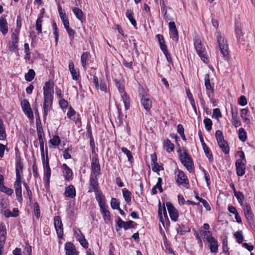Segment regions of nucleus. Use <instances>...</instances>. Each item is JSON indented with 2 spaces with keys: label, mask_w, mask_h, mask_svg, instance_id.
<instances>
[{
  "label": "nucleus",
  "mask_w": 255,
  "mask_h": 255,
  "mask_svg": "<svg viewBox=\"0 0 255 255\" xmlns=\"http://www.w3.org/2000/svg\"><path fill=\"white\" fill-rule=\"evenodd\" d=\"M180 159L182 163L189 171H192L193 167V163L192 158L189 155L186 149H184L183 152L179 149L178 150Z\"/></svg>",
  "instance_id": "obj_1"
},
{
  "label": "nucleus",
  "mask_w": 255,
  "mask_h": 255,
  "mask_svg": "<svg viewBox=\"0 0 255 255\" xmlns=\"http://www.w3.org/2000/svg\"><path fill=\"white\" fill-rule=\"evenodd\" d=\"M195 48L201 59L205 63H207L209 61L207 56V52L203 44L202 43L199 38H196L194 41Z\"/></svg>",
  "instance_id": "obj_2"
},
{
  "label": "nucleus",
  "mask_w": 255,
  "mask_h": 255,
  "mask_svg": "<svg viewBox=\"0 0 255 255\" xmlns=\"http://www.w3.org/2000/svg\"><path fill=\"white\" fill-rule=\"evenodd\" d=\"M96 199L99 203L100 211L106 223H108L111 220L110 213L107 209L104 199L100 194H96Z\"/></svg>",
  "instance_id": "obj_3"
},
{
  "label": "nucleus",
  "mask_w": 255,
  "mask_h": 255,
  "mask_svg": "<svg viewBox=\"0 0 255 255\" xmlns=\"http://www.w3.org/2000/svg\"><path fill=\"white\" fill-rule=\"evenodd\" d=\"M116 87L118 88L119 92L121 94V98L124 104L125 110H128L130 106L129 97L125 92L124 85L117 80H115Z\"/></svg>",
  "instance_id": "obj_4"
},
{
  "label": "nucleus",
  "mask_w": 255,
  "mask_h": 255,
  "mask_svg": "<svg viewBox=\"0 0 255 255\" xmlns=\"http://www.w3.org/2000/svg\"><path fill=\"white\" fill-rule=\"evenodd\" d=\"M217 38L221 54L224 57L228 56L229 54V48L227 40L220 34L217 36Z\"/></svg>",
  "instance_id": "obj_5"
},
{
  "label": "nucleus",
  "mask_w": 255,
  "mask_h": 255,
  "mask_svg": "<svg viewBox=\"0 0 255 255\" xmlns=\"http://www.w3.org/2000/svg\"><path fill=\"white\" fill-rule=\"evenodd\" d=\"M133 221H128L125 222L123 221L120 217L118 218L117 225L116 226V231L118 232L120 229L124 228L125 230H127L129 228H134V225H132Z\"/></svg>",
  "instance_id": "obj_6"
},
{
  "label": "nucleus",
  "mask_w": 255,
  "mask_h": 255,
  "mask_svg": "<svg viewBox=\"0 0 255 255\" xmlns=\"http://www.w3.org/2000/svg\"><path fill=\"white\" fill-rule=\"evenodd\" d=\"M54 225L58 238L62 239L63 236V228L60 216H56L54 218Z\"/></svg>",
  "instance_id": "obj_7"
},
{
  "label": "nucleus",
  "mask_w": 255,
  "mask_h": 255,
  "mask_svg": "<svg viewBox=\"0 0 255 255\" xmlns=\"http://www.w3.org/2000/svg\"><path fill=\"white\" fill-rule=\"evenodd\" d=\"M140 103L146 112H149L152 108V100L148 94H144L141 96Z\"/></svg>",
  "instance_id": "obj_8"
},
{
  "label": "nucleus",
  "mask_w": 255,
  "mask_h": 255,
  "mask_svg": "<svg viewBox=\"0 0 255 255\" xmlns=\"http://www.w3.org/2000/svg\"><path fill=\"white\" fill-rule=\"evenodd\" d=\"M166 206L171 220L174 222L177 221L178 218V211L175 208V207L170 202H166Z\"/></svg>",
  "instance_id": "obj_9"
},
{
  "label": "nucleus",
  "mask_w": 255,
  "mask_h": 255,
  "mask_svg": "<svg viewBox=\"0 0 255 255\" xmlns=\"http://www.w3.org/2000/svg\"><path fill=\"white\" fill-rule=\"evenodd\" d=\"M21 106L25 114L29 118H33V112L31 109L28 101L26 99H23L21 101Z\"/></svg>",
  "instance_id": "obj_10"
},
{
  "label": "nucleus",
  "mask_w": 255,
  "mask_h": 255,
  "mask_svg": "<svg viewBox=\"0 0 255 255\" xmlns=\"http://www.w3.org/2000/svg\"><path fill=\"white\" fill-rule=\"evenodd\" d=\"M206 241L209 243V248L211 252L217 254L218 250V244L215 238L210 235L206 237Z\"/></svg>",
  "instance_id": "obj_11"
},
{
  "label": "nucleus",
  "mask_w": 255,
  "mask_h": 255,
  "mask_svg": "<svg viewBox=\"0 0 255 255\" xmlns=\"http://www.w3.org/2000/svg\"><path fill=\"white\" fill-rule=\"evenodd\" d=\"M21 180V179H16L14 183V188L17 199L20 203H21L22 201Z\"/></svg>",
  "instance_id": "obj_12"
},
{
  "label": "nucleus",
  "mask_w": 255,
  "mask_h": 255,
  "mask_svg": "<svg viewBox=\"0 0 255 255\" xmlns=\"http://www.w3.org/2000/svg\"><path fill=\"white\" fill-rule=\"evenodd\" d=\"M237 174L239 176H242L245 174L246 165L244 163L242 160L238 159L235 163Z\"/></svg>",
  "instance_id": "obj_13"
},
{
  "label": "nucleus",
  "mask_w": 255,
  "mask_h": 255,
  "mask_svg": "<svg viewBox=\"0 0 255 255\" xmlns=\"http://www.w3.org/2000/svg\"><path fill=\"white\" fill-rule=\"evenodd\" d=\"M243 208L244 214L247 220L250 223L252 222L253 221L254 214L251 206L248 204L245 203L243 205Z\"/></svg>",
  "instance_id": "obj_14"
},
{
  "label": "nucleus",
  "mask_w": 255,
  "mask_h": 255,
  "mask_svg": "<svg viewBox=\"0 0 255 255\" xmlns=\"http://www.w3.org/2000/svg\"><path fill=\"white\" fill-rule=\"evenodd\" d=\"M91 168L93 173L96 176L100 174V166L98 158L95 157L92 158Z\"/></svg>",
  "instance_id": "obj_15"
},
{
  "label": "nucleus",
  "mask_w": 255,
  "mask_h": 255,
  "mask_svg": "<svg viewBox=\"0 0 255 255\" xmlns=\"http://www.w3.org/2000/svg\"><path fill=\"white\" fill-rule=\"evenodd\" d=\"M65 248L66 255H77L76 249L72 243H67L65 244Z\"/></svg>",
  "instance_id": "obj_16"
},
{
  "label": "nucleus",
  "mask_w": 255,
  "mask_h": 255,
  "mask_svg": "<svg viewBox=\"0 0 255 255\" xmlns=\"http://www.w3.org/2000/svg\"><path fill=\"white\" fill-rule=\"evenodd\" d=\"M0 31L3 35L8 32L7 23L6 18L3 16L0 18Z\"/></svg>",
  "instance_id": "obj_17"
},
{
  "label": "nucleus",
  "mask_w": 255,
  "mask_h": 255,
  "mask_svg": "<svg viewBox=\"0 0 255 255\" xmlns=\"http://www.w3.org/2000/svg\"><path fill=\"white\" fill-rule=\"evenodd\" d=\"M54 83L49 80L45 83L43 87V93H52L54 94Z\"/></svg>",
  "instance_id": "obj_18"
},
{
  "label": "nucleus",
  "mask_w": 255,
  "mask_h": 255,
  "mask_svg": "<svg viewBox=\"0 0 255 255\" xmlns=\"http://www.w3.org/2000/svg\"><path fill=\"white\" fill-rule=\"evenodd\" d=\"M75 195L76 191L73 185H70L66 188L65 191V196L66 197L73 198Z\"/></svg>",
  "instance_id": "obj_19"
},
{
  "label": "nucleus",
  "mask_w": 255,
  "mask_h": 255,
  "mask_svg": "<svg viewBox=\"0 0 255 255\" xmlns=\"http://www.w3.org/2000/svg\"><path fill=\"white\" fill-rule=\"evenodd\" d=\"M90 185L92 187V189L94 190L96 194H100L99 193H98V183L97 178L96 176L95 177L91 176L90 177Z\"/></svg>",
  "instance_id": "obj_20"
},
{
  "label": "nucleus",
  "mask_w": 255,
  "mask_h": 255,
  "mask_svg": "<svg viewBox=\"0 0 255 255\" xmlns=\"http://www.w3.org/2000/svg\"><path fill=\"white\" fill-rule=\"evenodd\" d=\"M178 172L176 181L179 184L183 185L184 183H186V176L182 171L178 170Z\"/></svg>",
  "instance_id": "obj_21"
},
{
  "label": "nucleus",
  "mask_w": 255,
  "mask_h": 255,
  "mask_svg": "<svg viewBox=\"0 0 255 255\" xmlns=\"http://www.w3.org/2000/svg\"><path fill=\"white\" fill-rule=\"evenodd\" d=\"M23 169V164L21 161L16 162L15 172L16 179H21L20 172H22Z\"/></svg>",
  "instance_id": "obj_22"
},
{
  "label": "nucleus",
  "mask_w": 255,
  "mask_h": 255,
  "mask_svg": "<svg viewBox=\"0 0 255 255\" xmlns=\"http://www.w3.org/2000/svg\"><path fill=\"white\" fill-rule=\"evenodd\" d=\"M73 11L76 17L81 21L82 22L85 19V17L84 16L83 11L79 8L74 7L73 9Z\"/></svg>",
  "instance_id": "obj_23"
},
{
  "label": "nucleus",
  "mask_w": 255,
  "mask_h": 255,
  "mask_svg": "<svg viewBox=\"0 0 255 255\" xmlns=\"http://www.w3.org/2000/svg\"><path fill=\"white\" fill-rule=\"evenodd\" d=\"M11 38L12 45L10 46L9 49L11 51H13L15 49L18 48V38L16 34L13 33L11 36Z\"/></svg>",
  "instance_id": "obj_24"
},
{
  "label": "nucleus",
  "mask_w": 255,
  "mask_h": 255,
  "mask_svg": "<svg viewBox=\"0 0 255 255\" xmlns=\"http://www.w3.org/2000/svg\"><path fill=\"white\" fill-rule=\"evenodd\" d=\"M122 192L125 201L129 204L131 202V193L126 188H124L122 190Z\"/></svg>",
  "instance_id": "obj_25"
},
{
  "label": "nucleus",
  "mask_w": 255,
  "mask_h": 255,
  "mask_svg": "<svg viewBox=\"0 0 255 255\" xmlns=\"http://www.w3.org/2000/svg\"><path fill=\"white\" fill-rule=\"evenodd\" d=\"M204 80H205V86L206 90H211V92L212 93H213L214 92V90L213 88V87H212L211 83H210L209 74H207L205 75Z\"/></svg>",
  "instance_id": "obj_26"
},
{
  "label": "nucleus",
  "mask_w": 255,
  "mask_h": 255,
  "mask_svg": "<svg viewBox=\"0 0 255 255\" xmlns=\"http://www.w3.org/2000/svg\"><path fill=\"white\" fill-rule=\"evenodd\" d=\"M44 95V105L46 103H49L50 106H52L53 101V94L52 93H43Z\"/></svg>",
  "instance_id": "obj_27"
},
{
  "label": "nucleus",
  "mask_w": 255,
  "mask_h": 255,
  "mask_svg": "<svg viewBox=\"0 0 255 255\" xmlns=\"http://www.w3.org/2000/svg\"><path fill=\"white\" fill-rule=\"evenodd\" d=\"M44 95V105L46 103H49L50 106H52L53 101V94L52 93H43Z\"/></svg>",
  "instance_id": "obj_28"
},
{
  "label": "nucleus",
  "mask_w": 255,
  "mask_h": 255,
  "mask_svg": "<svg viewBox=\"0 0 255 255\" xmlns=\"http://www.w3.org/2000/svg\"><path fill=\"white\" fill-rule=\"evenodd\" d=\"M44 95V105L46 103H49L50 106H52L53 101V94L52 93H43Z\"/></svg>",
  "instance_id": "obj_29"
},
{
  "label": "nucleus",
  "mask_w": 255,
  "mask_h": 255,
  "mask_svg": "<svg viewBox=\"0 0 255 255\" xmlns=\"http://www.w3.org/2000/svg\"><path fill=\"white\" fill-rule=\"evenodd\" d=\"M43 14H41L37 19L36 21V30L37 31V33L40 34L42 32V22L43 18Z\"/></svg>",
  "instance_id": "obj_30"
},
{
  "label": "nucleus",
  "mask_w": 255,
  "mask_h": 255,
  "mask_svg": "<svg viewBox=\"0 0 255 255\" xmlns=\"http://www.w3.org/2000/svg\"><path fill=\"white\" fill-rule=\"evenodd\" d=\"M248 113V110L247 109H243L241 110V117L243 122L247 125H249L250 123V120L247 117V115Z\"/></svg>",
  "instance_id": "obj_31"
},
{
  "label": "nucleus",
  "mask_w": 255,
  "mask_h": 255,
  "mask_svg": "<svg viewBox=\"0 0 255 255\" xmlns=\"http://www.w3.org/2000/svg\"><path fill=\"white\" fill-rule=\"evenodd\" d=\"M126 16L128 18L131 24L135 27L136 25V20L133 17V12L131 10L128 9L126 12Z\"/></svg>",
  "instance_id": "obj_32"
},
{
  "label": "nucleus",
  "mask_w": 255,
  "mask_h": 255,
  "mask_svg": "<svg viewBox=\"0 0 255 255\" xmlns=\"http://www.w3.org/2000/svg\"><path fill=\"white\" fill-rule=\"evenodd\" d=\"M6 232L2 229L0 230V250H2L5 243L6 237L5 236Z\"/></svg>",
  "instance_id": "obj_33"
},
{
  "label": "nucleus",
  "mask_w": 255,
  "mask_h": 255,
  "mask_svg": "<svg viewBox=\"0 0 255 255\" xmlns=\"http://www.w3.org/2000/svg\"><path fill=\"white\" fill-rule=\"evenodd\" d=\"M35 75V73L34 70L29 69L28 72L25 74V79L27 81L30 82L34 78Z\"/></svg>",
  "instance_id": "obj_34"
},
{
  "label": "nucleus",
  "mask_w": 255,
  "mask_h": 255,
  "mask_svg": "<svg viewBox=\"0 0 255 255\" xmlns=\"http://www.w3.org/2000/svg\"><path fill=\"white\" fill-rule=\"evenodd\" d=\"M164 146L165 147L166 151L168 152H170L174 149V144L171 142V141L168 139H166L164 141Z\"/></svg>",
  "instance_id": "obj_35"
},
{
  "label": "nucleus",
  "mask_w": 255,
  "mask_h": 255,
  "mask_svg": "<svg viewBox=\"0 0 255 255\" xmlns=\"http://www.w3.org/2000/svg\"><path fill=\"white\" fill-rule=\"evenodd\" d=\"M219 146L222 149L223 152L225 154L229 153L230 151V147L226 141H224V142H221L218 143Z\"/></svg>",
  "instance_id": "obj_36"
},
{
  "label": "nucleus",
  "mask_w": 255,
  "mask_h": 255,
  "mask_svg": "<svg viewBox=\"0 0 255 255\" xmlns=\"http://www.w3.org/2000/svg\"><path fill=\"white\" fill-rule=\"evenodd\" d=\"M202 148L204 150V153H205L206 156H207V157L208 158V159L209 160H210L211 159H212L213 156H212V154L211 153V150L210 149V148L208 147H207L206 143L203 144V145H202Z\"/></svg>",
  "instance_id": "obj_37"
},
{
  "label": "nucleus",
  "mask_w": 255,
  "mask_h": 255,
  "mask_svg": "<svg viewBox=\"0 0 255 255\" xmlns=\"http://www.w3.org/2000/svg\"><path fill=\"white\" fill-rule=\"evenodd\" d=\"M239 138L242 141H245L247 138V134L244 128H239L238 131Z\"/></svg>",
  "instance_id": "obj_38"
},
{
  "label": "nucleus",
  "mask_w": 255,
  "mask_h": 255,
  "mask_svg": "<svg viewBox=\"0 0 255 255\" xmlns=\"http://www.w3.org/2000/svg\"><path fill=\"white\" fill-rule=\"evenodd\" d=\"M235 196L237 199L239 203L242 205L243 201L244 200L245 197L244 194L240 191H235L234 193Z\"/></svg>",
  "instance_id": "obj_39"
},
{
  "label": "nucleus",
  "mask_w": 255,
  "mask_h": 255,
  "mask_svg": "<svg viewBox=\"0 0 255 255\" xmlns=\"http://www.w3.org/2000/svg\"><path fill=\"white\" fill-rule=\"evenodd\" d=\"M237 242L239 244H241L244 241V236L243 235L242 231H238L234 234Z\"/></svg>",
  "instance_id": "obj_40"
},
{
  "label": "nucleus",
  "mask_w": 255,
  "mask_h": 255,
  "mask_svg": "<svg viewBox=\"0 0 255 255\" xmlns=\"http://www.w3.org/2000/svg\"><path fill=\"white\" fill-rule=\"evenodd\" d=\"M178 233L181 235H184L187 232H190V228L184 225H181L177 230Z\"/></svg>",
  "instance_id": "obj_41"
},
{
  "label": "nucleus",
  "mask_w": 255,
  "mask_h": 255,
  "mask_svg": "<svg viewBox=\"0 0 255 255\" xmlns=\"http://www.w3.org/2000/svg\"><path fill=\"white\" fill-rule=\"evenodd\" d=\"M89 57V53L87 52H84L81 56V61L82 66L86 68L87 61Z\"/></svg>",
  "instance_id": "obj_42"
},
{
  "label": "nucleus",
  "mask_w": 255,
  "mask_h": 255,
  "mask_svg": "<svg viewBox=\"0 0 255 255\" xmlns=\"http://www.w3.org/2000/svg\"><path fill=\"white\" fill-rule=\"evenodd\" d=\"M151 165L152 166V170L154 172L157 173L158 174H159V172L160 170H163V167L159 165L157 162L151 163Z\"/></svg>",
  "instance_id": "obj_43"
},
{
  "label": "nucleus",
  "mask_w": 255,
  "mask_h": 255,
  "mask_svg": "<svg viewBox=\"0 0 255 255\" xmlns=\"http://www.w3.org/2000/svg\"><path fill=\"white\" fill-rule=\"evenodd\" d=\"M52 26L53 29L54 30L53 34L55 36V42H56V43L57 44L58 40V37H59L58 29L56 23L55 22H53V23L52 24Z\"/></svg>",
  "instance_id": "obj_44"
},
{
  "label": "nucleus",
  "mask_w": 255,
  "mask_h": 255,
  "mask_svg": "<svg viewBox=\"0 0 255 255\" xmlns=\"http://www.w3.org/2000/svg\"><path fill=\"white\" fill-rule=\"evenodd\" d=\"M222 117V114L220 109L216 108L213 110L212 118L215 119L219 122V118Z\"/></svg>",
  "instance_id": "obj_45"
},
{
  "label": "nucleus",
  "mask_w": 255,
  "mask_h": 255,
  "mask_svg": "<svg viewBox=\"0 0 255 255\" xmlns=\"http://www.w3.org/2000/svg\"><path fill=\"white\" fill-rule=\"evenodd\" d=\"M121 150H122V152H123L125 154H126V155L128 158V161L131 162L133 159V157H132V154H131V152H130V151L127 148L124 147H122L121 148Z\"/></svg>",
  "instance_id": "obj_46"
},
{
  "label": "nucleus",
  "mask_w": 255,
  "mask_h": 255,
  "mask_svg": "<svg viewBox=\"0 0 255 255\" xmlns=\"http://www.w3.org/2000/svg\"><path fill=\"white\" fill-rule=\"evenodd\" d=\"M43 129V128H37L38 138L39 143L44 142L43 140L45 138V136Z\"/></svg>",
  "instance_id": "obj_47"
},
{
  "label": "nucleus",
  "mask_w": 255,
  "mask_h": 255,
  "mask_svg": "<svg viewBox=\"0 0 255 255\" xmlns=\"http://www.w3.org/2000/svg\"><path fill=\"white\" fill-rule=\"evenodd\" d=\"M42 163L43 165V167L46 170L50 169L49 165V159L48 156V149L46 148V160L45 158H44V160H42Z\"/></svg>",
  "instance_id": "obj_48"
},
{
  "label": "nucleus",
  "mask_w": 255,
  "mask_h": 255,
  "mask_svg": "<svg viewBox=\"0 0 255 255\" xmlns=\"http://www.w3.org/2000/svg\"><path fill=\"white\" fill-rule=\"evenodd\" d=\"M49 143L54 146H58L60 143V140L58 135H54L53 137L49 140Z\"/></svg>",
  "instance_id": "obj_49"
},
{
  "label": "nucleus",
  "mask_w": 255,
  "mask_h": 255,
  "mask_svg": "<svg viewBox=\"0 0 255 255\" xmlns=\"http://www.w3.org/2000/svg\"><path fill=\"white\" fill-rule=\"evenodd\" d=\"M111 206L113 209H117L120 207V202L116 198H112L111 201Z\"/></svg>",
  "instance_id": "obj_50"
},
{
  "label": "nucleus",
  "mask_w": 255,
  "mask_h": 255,
  "mask_svg": "<svg viewBox=\"0 0 255 255\" xmlns=\"http://www.w3.org/2000/svg\"><path fill=\"white\" fill-rule=\"evenodd\" d=\"M158 216L160 219V221L162 223L163 226L165 227V223L164 218L162 215V208L161 202L159 201L158 203Z\"/></svg>",
  "instance_id": "obj_51"
},
{
  "label": "nucleus",
  "mask_w": 255,
  "mask_h": 255,
  "mask_svg": "<svg viewBox=\"0 0 255 255\" xmlns=\"http://www.w3.org/2000/svg\"><path fill=\"white\" fill-rule=\"evenodd\" d=\"M33 209H34L35 216L37 218H39L40 216V211L39 207V205H38V204L37 202L34 203V205H33Z\"/></svg>",
  "instance_id": "obj_52"
},
{
  "label": "nucleus",
  "mask_w": 255,
  "mask_h": 255,
  "mask_svg": "<svg viewBox=\"0 0 255 255\" xmlns=\"http://www.w3.org/2000/svg\"><path fill=\"white\" fill-rule=\"evenodd\" d=\"M168 9V8H165L161 9V12L163 15V18L166 21L171 20L172 19L170 15L167 13Z\"/></svg>",
  "instance_id": "obj_53"
},
{
  "label": "nucleus",
  "mask_w": 255,
  "mask_h": 255,
  "mask_svg": "<svg viewBox=\"0 0 255 255\" xmlns=\"http://www.w3.org/2000/svg\"><path fill=\"white\" fill-rule=\"evenodd\" d=\"M74 233L75 236L78 240L83 239L84 237V235L82 233L81 231L78 229H74Z\"/></svg>",
  "instance_id": "obj_54"
},
{
  "label": "nucleus",
  "mask_w": 255,
  "mask_h": 255,
  "mask_svg": "<svg viewBox=\"0 0 255 255\" xmlns=\"http://www.w3.org/2000/svg\"><path fill=\"white\" fill-rule=\"evenodd\" d=\"M170 36L174 41L177 42L178 41V33L177 30L170 31Z\"/></svg>",
  "instance_id": "obj_55"
},
{
  "label": "nucleus",
  "mask_w": 255,
  "mask_h": 255,
  "mask_svg": "<svg viewBox=\"0 0 255 255\" xmlns=\"http://www.w3.org/2000/svg\"><path fill=\"white\" fill-rule=\"evenodd\" d=\"M238 104L242 106H244L248 103L247 100L245 96H241L238 99Z\"/></svg>",
  "instance_id": "obj_56"
},
{
  "label": "nucleus",
  "mask_w": 255,
  "mask_h": 255,
  "mask_svg": "<svg viewBox=\"0 0 255 255\" xmlns=\"http://www.w3.org/2000/svg\"><path fill=\"white\" fill-rule=\"evenodd\" d=\"M65 180L69 181L71 179L72 176L73 175L72 170L70 168H67V169L65 170Z\"/></svg>",
  "instance_id": "obj_57"
},
{
  "label": "nucleus",
  "mask_w": 255,
  "mask_h": 255,
  "mask_svg": "<svg viewBox=\"0 0 255 255\" xmlns=\"http://www.w3.org/2000/svg\"><path fill=\"white\" fill-rule=\"evenodd\" d=\"M72 77V79L74 80H78L80 77V74L78 71H77L75 69L73 71H70Z\"/></svg>",
  "instance_id": "obj_58"
},
{
  "label": "nucleus",
  "mask_w": 255,
  "mask_h": 255,
  "mask_svg": "<svg viewBox=\"0 0 255 255\" xmlns=\"http://www.w3.org/2000/svg\"><path fill=\"white\" fill-rule=\"evenodd\" d=\"M162 181V179L161 178H160V177L158 178L157 182L156 184L155 185V187L158 189V190L160 193H162L163 191V188L161 186Z\"/></svg>",
  "instance_id": "obj_59"
},
{
  "label": "nucleus",
  "mask_w": 255,
  "mask_h": 255,
  "mask_svg": "<svg viewBox=\"0 0 255 255\" xmlns=\"http://www.w3.org/2000/svg\"><path fill=\"white\" fill-rule=\"evenodd\" d=\"M223 250L224 253H228L229 248L228 247L227 237H226L223 241Z\"/></svg>",
  "instance_id": "obj_60"
},
{
  "label": "nucleus",
  "mask_w": 255,
  "mask_h": 255,
  "mask_svg": "<svg viewBox=\"0 0 255 255\" xmlns=\"http://www.w3.org/2000/svg\"><path fill=\"white\" fill-rule=\"evenodd\" d=\"M232 123L233 125L236 127H239L241 126V123L238 117L232 118Z\"/></svg>",
  "instance_id": "obj_61"
},
{
  "label": "nucleus",
  "mask_w": 255,
  "mask_h": 255,
  "mask_svg": "<svg viewBox=\"0 0 255 255\" xmlns=\"http://www.w3.org/2000/svg\"><path fill=\"white\" fill-rule=\"evenodd\" d=\"M43 108L44 116H46L47 115L48 112L52 109V106H50L49 103H46L45 105L43 104Z\"/></svg>",
  "instance_id": "obj_62"
},
{
  "label": "nucleus",
  "mask_w": 255,
  "mask_h": 255,
  "mask_svg": "<svg viewBox=\"0 0 255 255\" xmlns=\"http://www.w3.org/2000/svg\"><path fill=\"white\" fill-rule=\"evenodd\" d=\"M66 29V31H67L68 33V35L70 37V38L71 39V40H73L74 39V35L75 34V31L70 28V27H66L65 28Z\"/></svg>",
  "instance_id": "obj_63"
},
{
  "label": "nucleus",
  "mask_w": 255,
  "mask_h": 255,
  "mask_svg": "<svg viewBox=\"0 0 255 255\" xmlns=\"http://www.w3.org/2000/svg\"><path fill=\"white\" fill-rule=\"evenodd\" d=\"M204 124L205 128H212V122L211 119L206 118L204 120Z\"/></svg>",
  "instance_id": "obj_64"
}]
</instances>
